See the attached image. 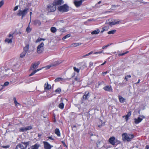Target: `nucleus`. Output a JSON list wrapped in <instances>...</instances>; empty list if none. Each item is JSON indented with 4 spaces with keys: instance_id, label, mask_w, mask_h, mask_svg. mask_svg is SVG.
<instances>
[{
    "instance_id": "0e129e2a",
    "label": "nucleus",
    "mask_w": 149,
    "mask_h": 149,
    "mask_svg": "<svg viewBox=\"0 0 149 149\" xmlns=\"http://www.w3.org/2000/svg\"><path fill=\"white\" fill-rule=\"evenodd\" d=\"M115 141L117 142V144H120V141H118L117 139H115Z\"/></svg>"
},
{
    "instance_id": "bf43d9fd",
    "label": "nucleus",
    "mask_w": 149,
    "mask_h": 149,
    "mask_svg": "<svg viewBox=\"0 0 149 149\" xmlns=\"http://www.w3.org/2000/svg\"><path fill=\"white\" fill-rule=\"evenodd\" d=\"M82 67H83V68H86L87 67L86 66V63H84L83 65L82 66Z\"/></svg>"
},
{
    "instance_id": "cd10ccee",
    "label": "nucleus",
    "mask_w": 149,
    "mask_h": 149,
    "mask_svg": "<svg viewBox=\"0 0 149 149\" xmlns=\"http://www.w3.org/2000/svg\"><path fill=\"white\" fill-rule=\"evenodd\" d=\"M50 31L52 33H54L56 31L57 29L56 27H52L50 29Z\"/></svg>"
},
{
    "instance_id": "ea45409f",
    "label": "nucleus",
    "mask_w": 149,
    "mask_h": 149,
    "mask_svg": "<svg viewBox=\"0 0 149 149\" xmlns=\"http://www.w3.org/2000/svg\"><path fill=\"white\" fill-rule=\"evenodd\" d=\"M129 52L128 51H127L126 52H124V53H122V54H118V55L119 56H123L124 55H125V54H127V53H128Z\"/></svg>"
},
{
    "instance_id": "6e6d98bb",
    "label": "nucleus",
    "mask_w": 149,
    "mask_h": 149,
    "mask_svg": "<svg viewBox=\"0 0 149 149\" xmlns=\"http://www.w3.org/2000/svg\"><path fill=\"white\" fill-rule=\"evenodd\" d=\"M102 52H103V51H102L100 52H95L94 54H100V53H102Z\"/></svg>"
},
{
    "instance_id": "9b49d317",
    "label": "nucleus",
    "mask_w": 149,
    "mask_h": 149,
    "mask_svg": "<svg viewBox=\"0 0 149 149\" xmlns=\"http://www.w3.org/2000/svg\"><path fill=\"white\" fill-rule=\"evenodd\" d=\"M83 1L82 0H80L79 1H74V3L77 8H78L81 5Z\"/></svg>"
},
{
    "instance_id": "13d9d810",
    "label": "nucleus",
    "mask_w": 149,
    "mask_h": 149,
    "mask_svg": "<svg viewBox=\"0 0 149 149\" xmlns=\"http://www.w3.org/2000/svg\"><path fill=\"white\" fill-rule=\"evenodd\" d=\"M44 68V67H43L41 68L37 69V70H35V71H36V72H38V71L41 70L42 68Z\"/></svg>"
},
{
    "instance_id": "2eb2a0df",
    "label": "nucleus",
    "mask_w": 149,
    "mask_h": 149,
    "mask_svg": "<svg viewBox=\"0 0 149 149\" xmlns=\"http://www.w3.org/2000/svg\"><path fill=\"white\" fill-rule=\"evenodd\" d=\"M104 89L106 91H108L109 92H112L113 89L111 86H105Z\"/></svg>"
},
{
    "instance_id": "1a4fd4ad",
    "label": "nucleus",
    "mask_w": 149,
    "mask_h": 149,
    "mask_svg": "<svg viewBox=\"0 0 149 149\" xmlns=\"http://www.w3.org/2000/svg\"><path fill=\"white\" fill-rule=\"evenodd\" d=\"M44 148L45 149H51L53 146L51 145L47 141H43Z\"/></svg>"
},
{
    "instance_id": "a211bd4d",
    "label": "nucleus",
    "mask_w": 149,
    "mask_h": 149,
    "mask_svg": "<svg viewBox=\"0 0 149 149\" xmlns=\"http://www.w3.org/2000/svg\"><path fill=\"white\" fill-rule=\"evenodd\" d=\"M25 148L23 145L21 144H19L16 147V149H25Z\"/></svg>"
},
{
    "instance_id": "dca6fc26",
    "label": "nucleus",
    "mask_w": 149,
    "mask_h": 149,
    "mask_svg": "<svg viewBox=\"0 0 149 149\" xmlns=\"http://www.w3.org/2000/svg\"><path fill=\"white\" fill-rule=\"evenodd\" d=\"M143 119L142 118H141L140 117H138L137 118H134V123L136 124H138Z\"/></svg>"
},
{
    "instance_id": "7c9ffc66",
    "label": "nucleus",
    "mask_w": 149,
    "mask_h": 149,
    "mask_svg": "<svg viewBox=\"0 0 149 149\" xmlns=\"http://www.w3.org/2000/svg\"><path fill=\"white\" fill-rule=\"evenodd\" d=\"M19 131L20 132H26L25 127H22L19 129Z\"/></svg>"
},
{
    "instance_id": "c9c22d12",
    "label": "nucleus",
    "mask_w": 149,
    "mask_h": 149,
    "mask_svg": "<svg viewBox=\"0 0 149 149\" xmlns=\"http://www.w3.org/2000/svg\"><path fill=\"white\" fill-rule=\"evenodd\" d=\"M26 131L27 130H30L32 129V127L31 126H28L25 127Z\"/></svg>"
},
{
    "instance_id": "4468645a",
    "label": "nucleus",
    "mask_w": 149,
    "mask_h": 149,
    "mask_svg": "<svg viewBox=\"0 0 149 149\" xmlns=\"http://www.w3.org/2000/svg\"><path fill=\"white\" fill-rule=\"evenodd\" d=\"M119 22V21H117L116 19H113L111 22H109L107 24L112 26L113 25L118 24Z\"/></svg>"
},
{
    "instance_id": "f3484780",
    "label": "nucleus",
    "mask_w": 149,
    "mask_h": 149,
    "mask_svg": "<svg viewBox=\"0 0 149 149\" xmlns=\"http://www.w3.org/2000/svg\"><path fill=\"white\" fill-rule=\"evenodd\" d=\"M81 44V43L80 42L73 43L70 45V47H75L79 46Z\"/></svg>"
},
{
    "instance_id": "864d4df0",
    "label": "nucleus",
    "mask_w": 149,
    "mask_h": 149,
    "mask_svg": "<svg viewBox=\"0 0 149 149\" xmlns=\"http://www.w3.org/2000/svg\"><path fill=\"white\" fill-rule=\"evenodd\" d=\"M36 71H35V70H34L33 72H32L31 74H30L29 75V76L30 77L31 76L33 75H34L35 73H36Z\"/></svg>"
},
{
    "instance_id": "39448f33",
    "label": "nucleus",
    "mask_w": 149,
    "mask_h": 149,
    "mask_svg": "<svg viewBox=\"0 0 149 149\" xmlns=\"http://www.w3.org/2000/svg\"><path fill=\"white\" fill-rule=\"evenodd\" d=\"M47 10L49 12H53L56 10V7L53 3H50L47 5Z\"/></svg>"
},
{
    "instance_id": "a19ab883",
    "label": "nucleus",
    "mask_w": 149,
    "mask_h": 149,
    "mask_svg": "<svg viewBox=\"0 0 149 149\" xmlns=\"http://www.w3.org/2000/svg\"><path fill=\"white\" fill-rule=\"evenodd\" d=\"M111 44H109L107 45H105V46H103L102 49H106L107 47L109 46L110 45H111Z\"/></svg>"
},
{
    "instance_id": "f704fd0d",
    "label": "nucleus",
    "mask_w": 149,
    "mask_h": 149,
    "mask_svg": "<svg viewBox=\"0 0 149 149\" xmlns=\"http://www.w3.org/2000/svg\"><path fill=\"white\" fill-rule=\"evenodd\" d=\"M45 39L43 38H39L37 40H36V42H38L42 40H45Z\"/></svg>"
},
{
    "instance_id": "774afa93",
    "label": "nucleus",
    "mask_w": 149,
    "mask_h": 149,
    "mask_svg": "<svg viewBox=\"0 0 149 149\" xmlns=\"http://www.w3.org/2000/svg\"><path fill=\"white\" fill-rule=\"evenodd\" d=\"M13 100H14V103H16L17 101L16 99V98L15 97H14V98Z\"/></svg>"
},
{
    "instance_id": "de8ad7c7",
    "label": "nucleus",
    "mask_w": 149,
    "mask_h": 149,
    "mask_svg": "<svg viewBox=\"0 0 149 149\" xmlns=\"http://www.w3.org/2000/svg\"><path fill=\"white\" fill-rule=\"evenodd\" d=\"M4 4V1L3 0H2L0 1V8Z\"/></svg>"
},
{
    "instance_id": "49530a36",
    "label": "nucleus",
    "mask_w": 149,
    "mask_h": 149,
    "mask_svg": "<svg viewBox=\"0 0 149 149\" xmlns=\"http://www.w3.org/2000/svg\"><path fill=\"white\" fill-rule=\"evenodd\" d=\"M101 141L99 140H98L96 144L97 145V147H100L99 144L100 143Z\"/></svg>"
},
{
    "instance_id": "052dcab7",
    "label": "nucleus",
    "mask_w": 149,
    "mask_h": 149,
    "mask_svg": "<svg viewBox=\"0 0 149 149\" xmlns=\"http://www.w3.org/2000/svg\"><path fill=\"white\" fill-rule=\"evenodd\" d=\"M15 104L16 106H17L18 105H20L17 102H16V103H15Z\"/></svg>"
},
{
    "instance_id": "72a5a7b5",
    "label": "nucleus",
    "mask_w": 149,
    "mask_h": 149,
    "mask_svg": "<svg viewBox=\"0 0 149 149\" xmlns=\"http://www.w3.org/2000/svg\"><path fill=\"white\" fill-rule=\"evenodd\" d=\"M63 80V79L62 78L59 77L56 79L54 81L55 82H57L61 81H62Z\"/></svg>"
},
{
    "instance_id": "ddd939ff",
    "label": "nucleus",
    "mask_w": 149,
    "mask_h": 149,
    "mask_svg": "<svg viewBox=\"0 0 149 149\" xmlns=\"http://www.w3.org/2000/svg\"><path fill=\"white\" fill-rule=\"evenodd\" d=\"M115 138L114 136L111 137L109 140V142L112 145H114L115 144L116 142L115 141Z\"/></svg>"
},
{
    "instance_id": "c03bdc74",
    "label": "nucleus",
    "mask_w": 149,
    "mask_h": 149,
    "mask_svg": "<svg viewBox=\"0 0 149 149\" xmlns=\"http://www.w3.org/2000/svg\"><path fill=\"white\" fill-rule=\"evenodd\" d=\"M102 29L104 31H107L108 29V27L107 26H105L103 27Z\"/></svg>"
},
{
    "instance_id": "b1692460",
    "label": "nucleus",
    "mask_w": 149,
    "mask_h": 149,
    "mask_svg": "<svg viewBox=\"0 0 149 149\" xmlns=\"http://www.w3.org/2000/svg\"><path fill=\"white\" fill-rule=\"evenodd\" d=\"M55 133L58 136H60L61 134L59 129L58 128H56L55 130Z\"/></svg>"
},
{
    "instance_id": "393cba45",
    "label": "nucleus",
    "mask_w": 149,
    "mask_h": 149,
    "mask_svg": "<svg viewBox=\"0 0 149 149\" xmlns=\"http://www.w3.org/2000/svg\"><path fill=\"white\" fill-rule=\"evenodd\" d=\"M100 32V31L99 29H96L93 31L91 32V34L92 35L98 34Z\"/></svg>"
},
{
    "instance_id": "5701e85b",
    "label": "nucleus",
    "mask_w": 149,
    "mask_h": 149,
    "mask_svg": "<svg viewBox=\"0 0 149 149\" xmlns=\"http://www.w3.org/2000/svg\"><path fill=\"white\" fill-rule=\"evenodd\" d=\"M30 143V141H28V142H22L21 143V144L22 145H24V147L25 148V149L27 147V146L29 145Z\"/></svg>"
},
{
    "instance_id": "680f3d73",
    "label": "nucleus",
    "mask_w": 149,
    "mask_h": 149,
    "mask_svg": "<svg viewBox=\"0 0 149 149\" xmlns=\"http://www.w3.org/2000/svg\"><path fill=\"white\" fill-rule=\"evenodd\" d=\"M89 55V53H88L86 54L85 55H84V56H82V58H84V57H85L86 56H88Z\"/></svg>"
},
{
    "instance_id": "f8f14e48",
    "label": "nucleus",
    "mask_w": 149,
    "mask_h": 149,
    "mask_svg": "<svg viewBox=\"0 0 149 149\" xmlns=\"http://www.w3.org/2000/svg\"><path fill=\"white\" fill-rule=\"evenodd\" d=\"M63 3V0H54L53 3L56 6V5H60L61 3Z\"/></svg>"
},
{
    "instance_id": "338daca9",
    "label": "nucleus",
    "mask_w": 149,
    "mask_h": 149,
    "mask_svg": "<svg viewBox=\"0 0 149 149\" xmlns=\"http://www.w3.org/2000/svg\"><path fill=\"white\" fill-rule=\"evenodd\" d=\"M9 38H12V39L13 38V36L12 34H9Z\"/></svg>"
},
{
    "instance_id": "5fc2aeb1",
    "label": "nucleus",
    "mask_w": 149,
    "mask_h": 149,
    "mask_svg": "<svg viewBox=\"0 0 149 149\" xmlns=\"http://www.w3.org/2000/svg\"><path fill=\"white\" fill-rule=\"evenodd\" d=\"M131 112L130 111L128 112L127 114V115H126L127 116H128L129 117L131 116Z\"/></svg>"
},
{
    "instance_id": "20e7f679",
    "label": "nucleus",
    "mask_w": 149,
    "mask_h": 149,
    "mask_svg": "<svg viewBox=\"0 0 149 149\" xmlns=\"http://www.w3.org/2000/svg\"><path fill=\"white\" fill-rule=\"evenodd\" d=\"M44 44L43 42H42L37 47V52L38 54L42 53L44 50Z\"/></svg>"
},
{
    "instance_id": "412c9836",
    "label": "nucleus",
    "mask_w": 149,
    "mask_h": 149,
    "mask_svg": "<svg viewBox=\"0 0 149 149\" xmlns=\"http://www.w3.org/2000/svg\"><path fill=\"white\" fill-rule=\"evenodd\" d=\"M33 23L34 25H38V26L40 25L41 24L40 21L38 19H36L34 21Z\"/></svg>"
},
{
    "instance_id": "4d7b16f0",
    "label": "nucleus",
    "mask_w": 149,
    "mask_h": 149,
    "mask_svg": "<svg viewBox=\"0 0 149 149\" xmlns=\"http://www.w3.org/2000/svg\"><path fill=\"white\" fill-rule=\"evenodd\" d=\"M18 6H15L13 10L14 11H16L18 9Z\"/></svg>"
},
{
    "instance_id": "09e8293b",
    "label": "nucleus",
    "mask_w": 149,
    "mask_h": 149,
    "mask_svg": "<svg viewBox=\"0 0 149 149\" xmlns=\"http://www.w3.org/2000/svg\"><path fill=\"white\" fill-rule=\"evenodd\" d=\"M9 82L8 81L6 82L3 85V86H6L8 85Z\"/></svg>"
},
{
    "instance_id": "4c0bfd02",
    "label": "nucleus",
    "mask_w": 149,
    "mask_h": 149,
    "mask_svg": "<svg viewBox=\"0 0 149 149\" xmlns=\"http://www.w3.org/2000/svg\"><path fill=\"white\" fill-rule=\"evenodd\" d=\"M26 53L25 52H23L20 55V57L21 58H23L25 56V54Z\"/></svg>"
},
{
    "instance_id": "e2e57ef3",
    "label": "nucleus",
    "mask_w": 149,
    "mask_h": 149,
    "mask_svg": "<svg viewBox=\"0 0 149 149\" xmlns=\"http://www.w3.org/2000/svg\"><path fill=\"white\" fill-rule=\"evenodd\" d=\"M49 139H50L51 140H53L54 139V138H53L52 137V136H49L47 137Z\"/></svg>"
},
{
    "instance_id": "2f4dec72",
    "label": "nucleus",
    "mask_w": 149,
    "mask_h": 149,
    "mask_svg": "<svg viewBox=\"0 0 149 149\" xmlns=\"http://www.w3.org/2000/svg\"><path fill=\"white\" fill-rule=\"evenodd\" d=\"M26 31L28 33H30L31 31V29L29 27V25L26 29Z\"/></svg>"
},
{
    "instance_id": "f257e3e1",
    "label": "nucleus",
    "mask_w": 149,
    "mask_h": 149,
    "mask_svg": "<svg viewBox=\"0 0 149 149\" xmlns=\"http://www.w3.org/2000/svg\"><path fill=\"white\" fill-rule=\"evenodd\" d=\"M122 137L123 141L130 142L134 138V135L132 134L125 133L122 134Z\"/></svg>"
},
{
    "instance_id": "c756f323",
    "label": "nucleus",
    "mask_w": 149,
    "mask_h": 149,
    "mask_svg": "<svg viewBox=\"0 0 149 149\" xmlns=\"http://www.w3.org/2000/svg\"><path fill=\"white\" fill-rule=\"evenodd\" d=\"M116 30H113L109 31L107 33L109 34H113L116 32Z\"/></svg>"
},
{
    "instance_id": "79ce46f5",
    "label": "nucleus",
    "mask_w": 149,
    "mask_h": 149,
    "mask_svg": "<svg viewBox=\"0 0 149 149\" xmlns=\"http://www.w3.org/2000/svg\"><path fill=\"white\" fill-rule=\"evenodd\" d=\"M61 88H58L55 91V92L56 93H60L61 92Z\"/></svg>"
},
{
    "instance_id": "3c124183",
    "label": "nucleus",
    "mask_w": 149,
    "mask_h": 149,
    "mask_svg": "<svg viewBox=\"0 0 149 149\" xmlns=\"http://www.w3.org/2000/svg\"><path fill=\"white\" fill-rule=\"evenodd\" d=\"M123 118L125 117V119L126 121H127L128 120V118H129V117L128 116H127L126 115V116H123Z\"/></svg>"
},
{
    "instance_id": "473e14b6",
    "label": "nucleus",
    "mask_w": 149,
    "mask_h": 149,
    "mask_svg": "<svg viewBox=\"0 0 149 149\" xmlns=\"http://www.w3.org/2000/svg\"><path fill=\"white\" fill-rule=\"evenodd\" d=\"M70 35L69 34H68L65 36L64 37H63V38L62 39L63 40H64L70 37Z\"/></svg>"
},
{
    "instance_id": "a18cd8bd",
    "label": "nucleus",
    "mask_w": 149,
    "mask_h": 149,
    "mask_svg": "<svg viewBox=\"0 0 149 149\" xmlns=\"http://www.w3.org/2000/svg\"><path fill=\"white\" fill-rule=\"evenodd\" d=\"M10 145H8L7 146H2V147L4 148H7L10 147Z\"/></svg>"
},
{
    "instance_id": "69168bd1",
    "label": "nucleus",
    "mask_w": 149,
    "mask_h": 149,
    "mask_svg": "<svg viewBox=\"0 0 149 149\" xmlns=\"http://www.w3.org/2000/svg\"><path fill=\"white\" fill-rule=\"evenodd\" d=\"M62 143L63 144V146L65 147H66V145L65 143V142L63 141L62 142Z\"/></svg>"
},
{
    "instance_id": "bb28decb",
    "label": "nucleus",
    "mask_w": 149,
    "mask_h": 149,
    "mask_svg": "<svg viewBox=\"0 0 149 149\" xmlns=\"http://www.w3.org/2000/svg\"><path fill=\"white\" fill-rule=\"evenodd\" d=\"M29 49V45H27L24 48V52L26 53L27 52Z\"/></svg>"
},
{
    "instance_id": "423d86ee",
    "label": "nucleus",
    "mask_w": 149,
    "mask_h": 149,
    "mask_svg": "<svg viewBox=\"0 0 149 149\" xmlns=\"http://www.w3.org/2000/svg\"><path fill=\"white\" fill-rule=\"evenodd\" d=\"M62 61H56L49 65H47L46 67V69H49L51 67H55L58 65L60 63H62Z\"/></svg>"
},
{
    "instance_id": "9d476101",
    "label": "nucleus",
    "mask_w": 149,
    "mask_h": 149,
    "mask_svg": "<svg viewBox=\"0 0 149 149\" xmlns=\"http://www.w3.org/2000/svg\"><path fill=\"white\" fill-rule=\"evenodd\" d=\"M90 97V93L88 91H86L84 93L83 97L82 100H87Z\"/></svg>"
},
{
    "instance_id": "aec40b11",
    "label": "nucleus",
    "mask_w": 149,
    "mask_h": 149,
    "mask_svg": "<svg viewBox=\"0 0 149 149\" xmlns=\"http://www.w3.org/2000/svg\"><path fill=\"white\" fill-rule=\"evenodd\" d=\"M40 146V144L36 143L34 145L31 146V149H38Z\"/></svg>"
},
{
    "instance_id": "4be33fe9",
    "label": "nucleus",
    "mask_w": 149,
    "mask_h": 149,
    "mask_svg": "<svg viewBox=\"0 0 149 149\" xmlns=\"http://www.w3.org/2000/svg\"><path fill=\"white\" fill-rule=\"evenodd\" d=\"M118 98L120 102L121 103H123L125 101V99L121 95L118 96Z\"/></svg>"
},
{
    "instance_id": "58836bf2",
    "label": "nucleus",
    "mask_w": 149,
    "mask_h": 149,
    "mask_svg": "<svg viewBox=\"0 0 149 149\" xmlns=\"http://www.w3.org/2000/svg\"><path fill=\"white\" fill-rule=\"evenodd\" d=\"M118 7V5H112L111 8L112 10H115L116 9V8Z\"/></svg>"
},
{
    "instance_id": "0eeeda50",
    "label": "nucleus",
    "mask_w": 149,
    "mask_h": 149,
    "mask_svg": "<svg viewBox=\"0 0 149 149\" xmlns=\"http://www.w3.org/2000/svg\"><path fill=\"white\" fill-rule=\"evenodd\" d=\"M62 61H56L49 65H47L46 67V69H49L51 67H55L58 65L60 63H62Z\"/></svg>"
},
{
    "instance_id": "a878e982",
    "label": "nucleus",
    "mask_w": 149,
    "mask_h": 149,
    "mask_svg": "<svg viewBox=\"0 0 149 149\" xmlns=\"http://www.w3.org/2000/svg\"><path fill=\"white\" fill-rule=\"evenodd\" d=\"M5 41L6 42H7L8 43H11L12 42V38H7L5 39Z\"/></svg>"
},
{
    "instance_id": "8fccbe9b",
    "label": "nucleus",
    "mask_w": 149,
    "mask_h": 149,
    "mask_svg": "<svg viewBox=\"0 0 149 149\" xmlns=\"http://www.w3.org/2000/svg\"><path fill=\"white\" fill-rule=\"evenodd\" d=\"M93 63L91 61L89 63V67H91L93 65Z\"/></svg>"
},
{
    "instance_id": "37998d69",
    "label": "nucleus",
    "mask_w": 149,
    "mask_h": 149,
    "mask_svg": "<svg viewBox=\"0 0 149 149\" xmlns=\"http://www.w3.org/2000/svg\"><path fill=\"white\" fill-rule=\"evenodd\" d=\"M131 77V76L130 75H127L125 76V79H126L127 81L128 80V78H130Z\"/></svg>"
},
{
    "instance_id": "7ed1b4c3",
    "label": "nucleus",
    "mask_w": 149,
    "mask_h": 149,
    "mask_svg": "<svg viewBox=\"0 0 149 149\" xmlns=\"http://www.w3.org/2000/svg\"><path fill=\"white\" fill-rule=\"evenodd\" d=\"M58 10L60 12H67L69 10V7L67 4L58 7Z\"/></svg>"
},
{
    "instance_id": "e433bc0d",
    "label": "nucleus",
    "mask_w": 149,
    "mask_h": 149,
    "mask_svg": "<svg viewBox=\"0 0 149 149\" xmlns=\"http://www.w3.org/2000/svg\"><path fill=\"white\" fill-rule=\"evenodd\" d=\"M73 70L74 71L77 72L78 73L79 72L80 70L78 68H77L75 67H73Z\"/></svg>"
},
{
    "instance_id": "6e6552de",
    "label": "nucleus",
    "mask_w": 149,
    "mask_h": 149,
    "mask_svg": "<svg viewBox=\"0 0 149 149\" xmlns=\"http://www.w3.org/2000/svg\"><path fill=\"white\" fill-rule=\"evenodd\" d=\"M40 63V62L39 61L35 62L34 63H32L31 65V66L30 68V70H33L34 69L37 68L38 67V65Z\"/></svg>"
},
{
    "instance_id": "c85d7f7f",
    "label": "nucleus",
    "mask_w": 149,
    "mask_h": 149,
    "mask_svg": "<svg viewBox=\"0 0 149 149\" xmlns=\"http://www.w3.org/2000/svg\"><path fill=\"white\" fill-rule=\"evenodd\" d=\"M64 104L63 102L61 103L58 105V107L61 109H63L64 108Z\"/></svg>"
},
{
    "instance_id": "6ab92c4d",
    "label": "nucleus",
    "mask_w": 149,
    "mask_h": 149,
    "mask_svg": "<svg viewBox=\"0 0 149 149\" xmlns=\"http://www.w3.org/2000/svg\"><path fill=\"white\" fill-rule=\"evenodd\" d=\"M51 88V85L48 84L47 83V84L45 83L44 84L45 89V90L50 89Z\"/></svg>"
},
{
    "instance_id": "f03ea898",
    "label": "nucleus",
    "mask_w": 149,
    "mask_h": 149,
    "mask_svg": "<svg viewBox=\"0 0 149 149\" xmlns=\"http://www.w3.org/2000/svg\"><path fill=\"white\" fill-rule=\"evenodd\" d=\"M29 9V7H25L24 9L19 10L18 12L17 13V15L19 16H21L22 19L28 12Z\"/></svg>"
},
{
    "instance_id": "603ef678",
    "label": "nucleus",
    "mask_w": 149,
    "mask_h": 149,
    "mask_svg": "<svg viewBox=\"0 0 149 149\" xmlns=\"http://www.w3.org/2000/svg\"><path fill=\"white\" fill-rule=\"evenodd\" d=\"M36 71H35V70H34L33 72H32L31 74H30L29 75V76L30 77L31 76L33 75H34L35 73H36Z\"/></svg>"
}]
</instances>
